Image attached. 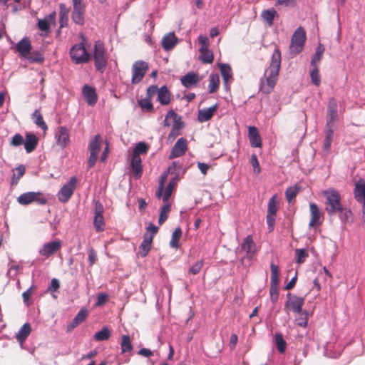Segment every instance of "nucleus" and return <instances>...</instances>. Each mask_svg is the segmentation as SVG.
<instances>
[{
  "label": "nucleus",
  "mask_w": 365,
  "mask_h": 365,
  "mask_svg": "<svg viewBox=\"0 0 365 365\" xmlns=\"http://www.w3.org/2000/svg\"><path fill=\"white\" fill-rule=\"evenodd\" d=\"M77 179L76 177H71L69 181L64 185L58 193V199L61 202H67L76 187Z\"/></svg>",
  "instance_id": "1a4fd4ad"
},
{
  "label": "nucleus",
  "mask_w": 365,
  "mask_h": 365,
  "mask_svg": "<svg viewBox=\"0 0 365 365\" xmlns=\"http://www.w3.org/2000/svg\"><path fill=\"white\" fill-rule=\"evenodd\" d=\"M91 55L94 60L96 70L101 73H103L107 65L108 56L106 53L103 42L101 41L95 42Z\"/></svg>",
  "instance_id": "7ed1b4c3"
},
{
  "label": "nucleus",
  "mask_w": 365,
  "mask_h": 365,
  "mask_svg": "<svg viewBox=\"0 0 365 365\" xmlns=\"http://www.w3.org/2000/svg\"><path fill=\"white\" fill-rule=\"evenodd\" d=\"M178 41V38L173 32L166 34L161 41L162 47L165 51H170L174 48Z\"/></svg>",
  "instance_id": "cd10ccee"
},
{
  "label": "nucleus",
  "mask_w": 365,
  "mask_h": 365,
  "mask_svg": "<svg viewBox=\"0 0 365 365\" xmlns=\"http://www.w3.org/2000/svg\"><path fill=\"white\" fill-rule=\"evenodd\" d=\"M323 195L326 198V211L330 215L336 212L343 211V206L341 203V196L339 192L334 188H329L323 191Z\"/></svg>",
  "instance_id": "f03ea898"
},
{
  "label": "nucleus",
  "mask_w": 365,
  "mask_h": 365,
  "mask_svg": "<svg viewBox=\"0 0 365 365\" xmlns=\"http://www.w3.org/2000/svg\"><path fill=\"white\" fill-rule=\"evenodd\" d=\"M60 287V282L58 279L53 278L51 279V283L47 289V292L53 294L57 291Z\"/></svg>",
  "instance_id": "69168bd1"
},
{
  "label": "nucleus",
  "mask_w": 365,
  "mask_h": 365,
  "mask_svg": "<svg viewBox=\"0 0 365 365\" xmlns=\"http://www.w3.org/2000/svg\"><path fill=\"white\" fill-rule=\"evenodd\" d=\"M36 289V286H31L27 290L23 292L22 298L25 305L29 307L31 304L30 298L33 294V292Z\"/></svg>",
  "instance_id": "4d7b16f0"
},
{
  "label": "nucleus",
  "mask_w": 365,
  "mask_h": 365,
  "mask_svg": "<svg viewBox=\"0 0 365 365\" xmlns=\"http://www.w3.org/2000/svg\"><path fill=\"white\" fill-rule=\"evenodd\" d=\"M248 137L250 143L253 148L262 147V139L257 128L255 126H250L248 128Z\"/></svg>",
  "instance_id": "4be33fe9"
},
{
  "label": "nucleus",
  "mask_w": 365,
  "mask_h": 365,
  "mask_svg": "<svg viewBox=\"0 0 365 365\" xmlns=\"http://www.w3.org/2000/svg\"><path fill=\"white\" fill-rule=\"evenodd\" d=\"M69 54L72 61L76 64L87 63L91 58L82 42L73 45L70 49Z\"/></svg>",
  "instance_id": "39448f33"
},
{
  "label": "nucleus",
  "mask_w": 365,
  "mask_h": 365,
  "mask_svg": "<svg viewBox=\"0 0 365 365\" xmlns=\"http://www.w3.org/2000/svg\"><path fill=\"white\" fill-rule=\"evenodd\" d=\"M295 252L297 255V262L298 264L303 263L305 261L306 258L308 257V254L304 249H297L295 250Z\"/></svg>",
  "instance_id": "e2e57ef3"
},
{
  "label": "nucleus",
  "mask_w": 365,
  "mask_h": 365,
  "mask_svg": "<svg viewBox=\"0 0 365 365\" xmlns=\"http://www.w3.org/2000/svg\"><path fill=\"white\" fill-rule=\"evenodd\" d=\"M302 190V187L298 185L295 184L293 186L288 187L285 191L286 199L289 203H290Z\"/></svg>",
  "instance_id": "4c0bfd02"
},
{
  "label": "nucleus",
  "mask_w": 365,
  "mask_h": 365,
  "mask_svg": "<svg viewBox=\"0 0 365 365\" xmlns=\"http://www.w3.org/2000/svg\"><path fill=\"white\" fill-rule=\"evenodd\" d=\"M32 118L36 125L41 128L43 130L46 131L48 129V127L38 110H36L33 113Z\"/></svg>",
  "instance_id": "79ce46f5"
},
{
  "label": "nucleus",
  "mask_w": 365,
  "mask_h": 365,
  "mask_svg": "<svg viewBox=\"0 0 365 365\" xmlns=\"http://www.w3.org/2000/svg\"><path fill=\"white\" fill-rule=\"evenodd\" d=\"M55 139L57 145L62 149L66 148L70 143L69 130L66 126H60L55 133Z\"/></svg>",
  "instance_id": "ddd939ff"
},
{
  "label": "nucleus",
  "mask_w": 365,
  "mask_h": 365,
  "mask_svg": "<svg viewBox=\"0 0 365 365\" xmlns=\"http://www.w3.org/2000/svg\"><path fill=\"white\" fill-rule=\"evenodd\" d=\"M200 78L199 76L193 72H190L183 76L181 79V83L183 86L187 88H191L195 86L200 82Z\"/></svg>",
  "instance_id": "aec40b11"
},
{
  "label": "nucleus",
  "mask_w": 365,
  "mask_h": 365,
  "mask_svg": "<svg viewBox=\"0 0 365 365\" xmlns=\"http://www.w3.org/2000/svg\"><path fill=\"white\" fill-rule=\"evenodd\" d=\"M324 48L322 46V45L319 44V46L317 48L315 53L312 58L311 61V65L312 66H317V63H319L322 58V55L324 53Z\"/></svg>",
  "instance_id": "3c124183"
},
{
  "label": "nucleus",
  "mask_w": 365,
  "mask_h": 365,
  "mask_svg": "<svg viewBox=\"0 0 365 365\" xmlns=\"http://www.w3.org/2000/svg\"><path fill=\"white\" fill-rule=\"evenodd\" d=\"M148 150V146L143 142L137 143L133 150V155L140 156V154H145Z\"/></svg>",
  "instance_id": "603ef678"
},
{
  "label": "nucleus",
  "mask_w": 365,
  "mask_h": 365,
  "mask_svg": "<svg viewBox=\"0 0 365 365\" xmlns=\"http://www.w3.org/2000/svg\"><path fill=\"white\" fill-rule=\"evenodd\" d=\"M158 101L161 105L166 106L170 102V93L165 86L159 88L158 93Z\"/></svg>",
  "instance_id": "7c9ffc66"
},
{
  "label": "nucleus",
  "mask_w": 365,
  "mask_h": 365,
  "mask_svg": "<svg viewBox=\"0 0 365 365\" xmlns=\"http://www.w3.org/2000/svg\"><path fill=\"white\" fill-rule=\"evenodd\" d=\"M139 105L147 111H151L153 109V104L151 103V99L150 98H143L139 101Z\"/></svg>",
  "instance_id": "680f3d73"
},
{
  "label": "nucleus",
  "mask_w": 365,
  "mask_h": 365,
  "mask_svg": "<svg viewBox=\"0 0 365 365\" xmlns=\"http://www.w3.org/2000/svg\"><path fill=\"white\" fill-rule=\"evenodd\" d=\"M153 235H148V233L145 234L143 236V240L139 246V250L137 255L141 257H146L151 249Z\"/></svg>",
  "instance_id": "6ab92c4d"
},
{
  "label": "nucleus",
  "mask_w": 365,
  "mask_h": 365,
  "mask_svg": "<svg viewBox=\"0 0 365 365\" xmlns=\"http://www.w3.org/2000/svg\"><path fill=\"white\" fill-rule=\"evenodd\" d=\"M277 16V12L274 8L263 10L261 14L263 21H265L269 26L273 25L274 19Z\"/></svg>",
  "instance_id": "c756f323"
},
{
  "label": "nucleus",
  "mask_w": 365,
  "mask_h": 365,
  "mask_svg": "<svg viewBox=\"0 0 365 365\" xmlns=\"http://www.w3.org/2000/svg\"><path fill=\"white\" fill-rule=\"evenodd\" d=\"M182 237V230L180 227H177L173 232L171 240L170 241V246L174 249L180 247L179 240Z\"/></svg>",
  "instance_id": "58836bf2"
},
{
  "label": "nucleus",
  "mask_w": 365,
  "mask_h": 365,
  "mask_svg": "<svg viewBox=\"0 0 365 365\" xmlns=\"http://www.w3.org/2000/svg\"><path fill=\"white\" fill-rule=\"evenodd\" d=\"M203 265H204V260L203 259L198 260L189 269L188 272L193 275L197 274L200 272Z\"/></svg>",
  "instance_id": "bf43d9fd"
},
{
  "label": "nucleus",
  "mask_w": 365,
  "mask_h": 365,
  "mask_svg": "<svg viewBox=\"0 0 365 365\" xmlns=\"http://www.w3.org/2000/svg\"><path fill=\"white\" fill-rule=\"evenodd\" d=\"M110 336V331L108 327H103L101 331L96 332L94 339L97 341L107 340Z\"/></svg>",
  "instance_id": "864d4df0"
},
{
  "label": "nucleus",
  "mask_w": 365,
  "mask_h": 365,
  "mask_svg": "<svg viewBox=\"0 0 365 365\" xmlns=\"http://www.w3.org/2000/svg\"><path fill=\"white\" fill-rule=\"evenodd\" d=\"M85 14V4L73 6L71 17L73 22L76 24L83 25L84 24Z\"/></svg>",
  "instance_id": "f3484780"
},
{
  "label": "nucleus",
  "mask_w": 365,
  "mask_h": 365,
  "mask_svg": "<svg viewBox=\"0 0 365 365\" xmlns=\"http://www.w3.org/2000/svg\"><path fill=\"white\" fill-rule=\"evenodd\" d=\"M275 342L277 348L280 353H284L286 350L287 343L284 341L283 336L280 333H275Z\"/></svg>",
  "instance_id": "8fccbe9b"
},
{
  "label": "nucleus",
  "mask_w": 365,
  "mask_h": 365,
  "mask_svg": "<svg viewBox=\"0 0 365 365\" xmlns=\"http://www.w3.org/2000/svg\"><path fill=\"white\" fill-rule=\"evenodd\" d=\"M17 202L22 205H27L34 202L42 205L46 204L47 199L41 192H28L20 195L17 198Z\"/></svg>",
  "instance_id": "423d86ee"
},
{
  "label": "nucleus",
  "mask_w": 365,
  "mask_h": 365,
  "mask_svg": "<svg viewBox=\"0 0 365 365\" xmlns=\"http://www.w3.org/2000/svg\"><path fill=\"white\" fill-rule=\"evenodd\" d=\"M219 66L224 85L226 89H228L230 84L233 80L232 68L229 64L225 63H221L219 65Z\"/></svg>",
  "instance_id": "412c9836"
},
{
  "label": "nucleus",
  "mask_w": 365,
  "mask_h": 365,
  "mask_svg": "<svg viewBox=\"0 0 365 365\" xmlns=\"http://www.w3.org/2000/svg\"><path fill=\"white\" fill-rule=\"evenodd\" d=\"M279 284H270L269 294L270 299L273 303H275L278 299L279 296Z\"/></svg>",
  "instance_id": "13d9d810"
},
{
  "label": "nucleus",
  "mask_w": 365,
  "mask_h": 365,
  "mask_svg": "<svg viewBox=\"0 0 365 365\" xmlns=\"http://www.w3.org/2000/svg\"><path fill=\"white\" fill-rule=\"evenodd\" d=\"M173 191V189L169 187L168 186L166 187H164V189L162 190H160V188H158L155 192V195L158 199H162L164 202H168Z\"/></svg>",
  "instance_id": "c9c22d12"
},
{
  "label": "nucleus",
  "mask_w": 365,
  "mask_h": 365,
  "mask_svg": "<svg viewBox=\"0 0 365 365\" xmlns=\"http://www.w3.org/2000/svg\"><path fill=\"white\" fill-rule=\"evenodd\" d=\"M312 69L310 72V77L312 82L317 86H319L321 82V78L319 75V71L317 66H312Z\"/></svg>",
  "instance_id": "6e6d98bb"
},
{
  "label": "nucleus",
  "mask_w": 365,
  "mask_h": 365,
  "mask_svg": "<svg viewBox=\"0 0 365 365\" xmlns=\"http://www.w3.org/2000/svg\"><path fill=\"white\" fill-rule=\"evenodd\" d=\"M217 108L218 104L216 103L210 108L200 110L197 114L198 120L201 123H204L209 120L213 116L215 112L217 110Z\"/></svg>",
  "instance_id": "a878e982"
},
{
  "label": "nucleus",
  "mask_w": 365,
  "mask_h": 365,
  "mask_svg": "<svg viewBox=\"0 0 365 365\" xmlns=\"http://www.w3.org/2000/svg\"><path fill=\"white\" fill-rule=\"evenodd\" d=\"M279 202L277 200V195H274L268 202L267 214L266 216L267 223L269 232L272 231L275 225V217L278 210Z\"/></svg>",
  "instance_id": "6e6552de"
},
{
  "label": "nucleus",
  "mask_w": 365,
  "mask_h": 365,
  "mask_svg": "<svg viewBox=\"0 0 365 365\" xmlns=\"http://www.w3.org/2000/svg\"><path fill=\"white\" fill-rule=\"evenodd\" d=\"M338 106L334 98L329 99L327 108V124L328 126H333V123L338 120Z\"/></svg>",
  "instance_id": "2eb2a0df"
},
{
  "label": "nucleus",
  "mask_w": 365,
  "mask_h": 365,
  "mask_svg": "<svg viewBox=\"0 0 365 365\" xmlns=\"http://www.w3.org/2000/svg\"><path fill=\"white\" fill-rule=\"evenodd\" d=\"M297 0H276V4L285 7H294L297 6Z\"/></svg>",
  "instance_id": "338daca9"
},
{
  "label": "nucleus",
  "mask_w": 365,
  "mask_h": 365,
  "mask_svg": "<svg viewBox=\"0 0 365 365\" xmlns=\"http://www.w3.org/2000/svg\"><path fill=\"white\" fill-rule=\"evenodd\" d=\"M62 247V241L56 240L52 242L44 243L39 249L38 253L41 256L48 258L59 251Z\"/></svg>",
  "instance_id": "f8f14e48"
},
{
  "label": "nucleus",
  "mask_w": 365,
  "mask_h": 365,
  "mask_svg": "<svg viewBox=\"0 0 365 365\" xmlns=\"http://www.w3.org/2000/svg\"><path fill=\"white\" fill-rule=\"evenodd\" d=\"M280 65L281 53L279 49H275L272 55L269 66L265 69L260 80L259 90L263 93L269 94L272 91L278 79Z\"/></svg>",
  "instance_id": "f257e3e1"
},
{
  "label": "nucleus",
  "mask_w": 365,
  "mask_h": 365,
  "mask_svg": "<svg viewBox=\"0 0 365 365\" xmlns=\"http://www.w3.org/2000/svg\"><path fill=\"white\" fill-rule=\"evenodd\" d=\"M101 136L100 135H96L94 138L91 140L89 143V150L91 153L98 154L101 148Z\"/></svg>",
  "instance_id": "37998d69"
},
{
  "label": "nucleus",
  "mask_w": 365,
  "mask_h": 365,
  "mask_svg": "<svg viewBox=\"0 0 365 365\" xmlns=\"http://www.w3.org/2000/svg\"><path fill=\"white\" fill-rule=\"evenodd\" d=\"M93 225L97 232H101L104 230L105 223L103 215H94Z\"/></svg>",
  "instance_id": "5fc2aeb1"
},
{
  "label": "nucleus",
  "mask_w": 365,
  "mask_h": 365,
  "mask_svg": "<svg viewBox=\"0 0 365 365\" xmlns=\"http://www.w3.org/2000/svg\"><path fill=\"white\" fill-rule=\"evenodd\" d=\"M288 300L285 304V307L291 309L295 313L301 314L304 299L302 297L289 294L287 295Z\"/></svg>",
  "instance_id": "4468645a"
},
{
  "label": "nucleus",
  "mask_w": 365,
  "mask_h": 365,
  "mask_svg": "<svg viewBox=\"0 0 365 365\" xmlns=\"http://www.w3.org/2000/svg\"><path fill=\"white\" fill-rule=\"evenodd\" d=\"M60 11H59V24L60 27L63 28L67 26L68 24V15L69 13V9L63 4H61L59 5Z\"/></svg>",
  "instance_id": "e433bc0d"
},
{
  "label": "nucleus",
  "mask_w": 365,
  "mask_h": 365,
  "mask_svg": "<svg viewBox=\"0 0 365 365\" xmlns=\"http://www.w3.org/2000/svg\"><path fill=\"white\" fill-rule=\"evenodd\" d=\"M187 150V141L182 138H179L175 144L174 145L170 155V158H175L180 157L185 154Z\"/></svg>",
  "instance_id": "a211bd4d"
},
{
  "label": "nucleus",
  "mask_w": 365,
  "mask_h": 365,
  "mask_svg": "<svg viewBox=\"0 0 365 365\" xmlns=\"http://www.w3.org/2000/svg\"><path fill=\"white\" fill-rule=\"evenodd\" d=\"M131 168L134 177L135 178H140L142 175V165L140 156H135L132 155Z\"/></svg>",
  "instance_id": "c85d7f7f"
},
{
  "label": "nucleus",
  "mask_w": 365,
  "mask_h": 365,
  "mask_svg": "<svg viewBox=\"0 0 365 365\" xmlns=\"http://www.w3.org/2000/svg\"><path fill=\"white\" fill-rule=\"evenodd\" d=\"M333 126H328L326 125V130H325V138L324 141V150H329L331 144L332 142V138L334 135V130L332 129Z\"/></svg>",
  "instance_id": "ea45409f"
},
{
  "label": "nucleus",
  "mask_w": 365,
  "mask_h": 365,
  "mask_svg": "<svg viewBox=\"0 0 365 365\" xmlns=\"http://www.w3.org/2000/svg\"><path fill=\"white\" fill-rule=\"evenodd\" d=\"M38 143V139L34 133H26V139L24 140V145L25 150L27 153L33 152Z\"/></svg>",
  "instance_id": "bb28decb"
},
{
  "label": "nucleus",
  "mask_w": 365,
  "mask_h": 365,
  "mask_svg": "<svg viewBox=\"0 0 365 365\" xmlns=\"http://www.w3.org/2000/svg\"><path fill=\"white\" fill-rule=\"evenodd\" d=\"M120 348L122 353L130 352L133 349L131 341L128 335H123L121 339Z\"/></svg>",
  "instance_id": "49530a36"
},
{
  "label": "nucleus",
  "mask_w": 365,
  "mask_h": 365,
  "mask_svg": "<svg viewBox=\"0 0 365 365\" xmlns=\"http://www.w3.org/2000/svg\"><path fill=\"white\" fill-rule=\"evenodd\" d=\"M31 42L26 37L23 38L16 45V50L22 58H24L29 54L31 51Z\"/></svg>",
  "instance_id": "5701e85b"
},
{
  "label": "nucleus",
  "mask_w": 365,
  "mask_h": 365,
  "mask_svg": "<svg viewBox=\"0 0 365 365\" xmlns=\"http://www.w3.org/2000/svg\"><path fill=\"white\" fill-rule=\"evenodd\" d=\"M355 200L362 205V219L365 222V180L360 178L355 182L354 189Z\"/></svg>",
  "instance_id": "9d476101"
},
{
  "label": "nucleus",
  "mask_w": 365,
  "mask_h": 365,
  "mask_svg": "<svg viewBox=\"0 0 365 365\" xmlns=\"http://www.w3.org/2000/svg\"><path fill=\"white\" fill-rule=\"evenodd\" d=\"M305 41L306 32L302 27L299 26L292 36L289 46L290 53L294 56L299 53L303 50Z\"/></svg>",
  "instance_id": "20e7f679"
},
{
  "label": "nucleus",
  "mask_w": 365,
  "mask_h": 365,
  "mask_svg": "<svg viewBox=\"0 0 365 365\" xmlns=\"http://www.w3.org/2000/svg\"><path fill=\"white\" fill-rule=\"evenodd\" d=\"M31 331V325L29 323L24 324L16 334V339L23 344Z\"/></svg>",
  "instance_id": "473e14b6"
},
{
  "label": "nucleus",
  "mask_w": 365,
  "mask_h": 365,
  "mask_svg": "<svg viewBox=\"0 0 365 365\" xmlns=\"http://www.w3.org/2000/svg\"><path fill=\"white\" fill-rule=\"evenodd\" d=\"M220 85V78L218 74L212 73L209 77V92L210 93H215Z\"/></svg>",
  "instance_id": "a19ab883"
},
{
  "label": "nucleus",
  "mask_w": 365,
  "mask_h": 365,
  "mask_svg": "<svg viewBox=\"0 0 365 365\" xmlns=\"http://www.w3.org/2000/svg\"><path fill=\"white\" fill-rule=\"evenodd\" d=\"M83 95L88 105L93 106L97 102V93L93 87L85 85L83 88Z\"/></svg>",
  "instance_id": "393cba45"
},
{
  "label": "nucleus",
  "mask_w": 365,
  "mask_h": 365,
  "mask_svg": "<svg viewBox=\"0 0 365 365\" xmlns=\"http://www.w3.org/2000/svg\"><path fill=\"white\" fill-rule=\"evenodd\" d=\"M24 58H26L31 63H41L43 62L44 57L42 53L39 51H34L29 53L27 56H25Z\"/></svg>",
  "instance_id": "a18cd8bd"
},
{
  "label": "nucleus",
  "mask_w": 365,
  "mask_h": 365,
  "mask_svg": "<svg viewBox=\"0 0 365 365\" xmlns=\"http://www.w3.org/2000/svg\"><path fill=\"white\" fill-rule=\"evenodd\" d=\"M271 277L270 284H279V267L273 263L270 264Z\"/></svg>",
  "instance_id": "09e8293b"
},
{
  "label": "nucleus",
  "mask_w": 365,
  "mask_h": 365,
  "mask_svg": "<svg viewBox=\"0 0 365 365\" xmlns=\"http://www.w3.org/2000/svg\"><path fill=\"white\" fill-rule=\"evenodd\" d=\"M108 300V295L106 293H100L97 297L96 306L100 307L103 305Z\"/></svg>",
  "instance_id": "774afa93"
},
{
  "label": "nucleus",
  "mask_w": 365,
  "mask_h": 365,
  "mask_svg": "<svg viewBox=\"0 0 365 365\" xmlns=\"http://www.w3.org/2000/svg\"><path fill=\"white\" fill-rule=\"evenodd\" d=\"M250 163L253 167L254 173L259 174L261 171V168L256 154L251 155Z\"/></svg>",
  "instance_id": "0e129e2a"
},
{
  "label": "nucleus",
  "mask_w": 365,
  "mask_h": 365,
  "mask_svg": "<svg viewBox=\"0 0 365 365\" xmlns=\"http://www.w3.org/2000/svg\"><path fill=\"white\" fill-rule=\"evenodd\" d=\"M148 63L144 61H137L132 66V84L139 83L148 70Z\"/></svg>",
  "instance_id": "0eeeda50"
},
{
  "label": "nucleus",
  "mask_w": 365,
  "mask_h": 365,
  "mask_svg": "<svg viewBox=\"0 0 365 365\" xmlns=\"http://www.w3.org/2000/svg\"><path fill=\"white\" fill-rule=\"evenodd\" d=\"M24 139L23 136L19 133H16L11 138L10 145L17 147L24 145Z\"/></svg>",
  "instance_id": "052dcab7"
},
{
  "label": "nucleus",
  "mask_w": 365,
  "mask_h": 365,
  "mask_svg": "<svg viewBox=\"0 0 365 365\" xmlns=\"http://www.w3.org/2000/svg\"><path fill=\"white\" fill-rule=\"evenodd\" d=\"M200 59L202 63H211L213 61V53L212 51L208 48L205 49H199Z\"/></svg>",
  "instance_id": "c03bdc74"
},
{
  "label": "nucleus",
  "mask_w": 365,
  "mask_h": 365,
  "mask_svg": "<svg viewBox=\"0 0 365 365\" xmlns=\"http://www.w3.org/2000/svg\"><path fill=\"white\" fill-rule=\"evenodd\" d=\"M88 316V311L86 309H81L73 319L72 323L69 326V329H73L83 322H84Z\"/></svg>",
  "instance_id": "72a5a7b5"
},
{
  "label": "nucleus",
  "mask_w": 365,
  "mask_h": 365,
  "mask_svg": "<svg viewBox=\"0 0 365 365\" xmlns=\"http://www.w3.org/2000/svg\"><path fill=\"white\" fill-rule=\"evenodd\" d=\"M309 210L311 219L309 223V227H312L321 225L322 221V214L318 206L315 203L312 202L309 204Z\"/></svg>",
  "instance_id": "dca6fc26"
},
{
  "label": "nucleus",
  "mask_w": 365,
  "mask_h": 365,
  "mask_svg": "<svg viewBox=\"0 0 365 365\" xmlns=\"http://www.w3.org/2000/svg\"><path fill=\"white\" fill-rule=\"evenodd\" d=\"M173 191V189L169 187L168 186L166 187H164V189L162 190H160V188H158L155 192V195L158 199H162L164 202H168Z\"/></svg>",
  "instance_id": "f704fd0d"
},
{
  "label": "nucleus",
  "mask_w": 365,
  "mask_h": 365,
  "mask_svg": "<svg viewBox=\"0 0 365 365\" xmlns=\"http://www.w3.org/2000/svg\"><path fill=\"white\" fill-rule=\"evenodd\" d=\"M170 120H172V123H173V127L178 125H182L180 121V117L178 114H176L175 111L173 110H170L167 113L164 121V125L170 126Z\"/></svg>",
  "instance_id": "2f4dec72"
},
{
  "label": "nucleus",
  "mask_w": 365,
  "mask_h": 365,
  "mask_svg": "<svg viewBox=\"0 0 365 365\" xmlns=\"http://www.w3.org/2000/svg\"><path fill=\"white\" fill-rule=\"evenodd\" d=\"M171 210L170 204L168 202H165V204L163 206L160 210L158 222L160 225L164 223V222L168 219V214Z\"/></svg>",
  "instance_id": "de8ad7c7"
},
{
  "label": "nucleus",
  "mask_w": 365,
  "mask_h": 365,
  "mask_svg": "<svg viewBox=\"0 0 365 365\" xmlns=\"http://www.w3.org/2000/svg\"><path fill=\"white\" fill-rule=\"evenodd\" d=\"M56 14L55 11H53L49 15L45 16L42 19H38V28L39 30L45 32H48L50 25L55 24Z\"/></svg>",
  "instance_id": "b1692460"
},
{
  "label": "nucleus",
  "mask_w": 365,
  "mask_h": 365,
  "mask_svg": "<svg viewBox=\"0 0 365 365\" xmlns=\"http://www.w3.org/2000/svg\"><path fill=\"white\" fill-rule=\"evenodd\" d=\"M257 252L256 245L254 242L251 235L247 236L242 241L239 249V252L245 253V257L250 260L253 257ZM245 257L242 258L241 262L243 263Z\"/></svg>",
  "instance_id": "9b49d317"
}]
</instances>
